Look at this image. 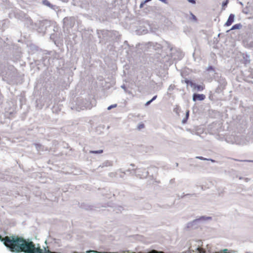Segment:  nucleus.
Segmentation results:
<instances>
[{
    "label": "nucleus",
    "mask_w": 253,
    "mask_h": 253,
    "mask_svg": "<svg viewBox=\"0 0 253 253\" xmlns=\"http://www.w3.org/2000/svg\"><path fill=\"white\" fill-rule=\"evenodd\" d=\"M90 252H95L94 251H87L86 253H89Z\"/></svg>",
    "instance_id": "nucleus-17"
},
{
    "label": "nucleus",
    "mask_w": 253,
    "mask_h": 253,
    "mask_svg": "<svg viewBox=\"0 0 253 253\" xmlns=\"http://www.w3.org/2000/svg\"><path fill=\"white\" fill-rule=\"evenodd\" d=\"M183 123H185V121L183 120Z\"/></svg>",
    "instance_id": "nucleus-21"
},
{
    "label": "nucleus",
    "mask_w": 253,
    "mask_h": 253,
    "mask_svg": "<svg viewBox=\"0 0 253 253\" xmlns=\"http://www.w3.org/2000/svg\"><path fill=\"white\" fill-rule=\"evenodd\" d=\"M189 116V112H187L186 113V119L188 118Z\"/></svg>",
    "instance_id": "nucleus-16"
},
{
    "label": "nucleus",
    "mask_w": 253,
    "mask_h": 253,
    "mask_svg": "<svg viewBox=\"0 0 253 253\" xmlns=\"http://www.w3.org/2000/svg\"><path fill=\"white\" fill-rule=\"evenodd\" d=\"M241 27V25L240 24H237L232 26V27L231 29V30H235V29H239Z\"/></svg>",
    "instance_id": "nucleus-4"
},
{
    "label": "nucleus",
    "mask_w": 253,
    "mask_h": 253,
    "mask_svg": "<svg viewBox=\"0 0 253 253\" xmlns=\"http://www.w3.org/2000/svg\"><path fill=\"white\" fill-rule=\"evenodd\" d=\"M205 98L206 96L204 94H194L193 96V99L194 101H196L197 100H203Z\"/></svg>",
    "instance_id": "nucleus-1"
},
{
    "label": "nucleus",
    "mask_w": 253,
    "mask_h": 253,
    "mask_svg": "<svg viewBox=\"0 0 253 253\" xmlns=\"http://www.w3.org/2000/svg\"><path fill=\"white\" fill-rule=\"evenodd\" d=\"M144 127H145L144 124L143 123H141V124H139L138 126H137V129L138 130H140L142 128H144Z\"/></svg>",
    "instance_id": "nucleus-6"
},
{
    "label": "nucleus",
    "mask_w": 253,
    "mask_h": 253,
    "mask_svg": "<svg viewBox=\"0 0 253 253\" xmlns=\"http://www.w3.org/2000/svg\"><path fill=\"white\" fill-rule=\"evenodd\" d=\"M103 151L102 150H99L98 151H90V153L92 154H101L102 153Z\"/></svg>",
    "instance_id": "nucleus-5"
},
{
    "label": "nucleus",
    "mask_w": 253,
    "mask_h": 253,
    "mask_svg": "<svg viewBox=\"0 0 253 253\" xmlns=\"http://www.w3.org/2000/svg\"><path fill=\"white\" fill-rule=\"evenodd\" d=\"M147 2H145V1H142L140 4V8H142V7H143L144 4L146 3Z\"/></svg>",
    "instance_id": "nucleus-11"
},
{
    "label": "nucleus",
    "mask_w": 253,
    "mask_h": 253,
    "mask_svg": "<svg viewBox=\"0 0 253 253\" xmlns=\"http://www.w3.org/2000/svg\"><path fill=\"white\" fill-rule=\"evenodd\" d=\"M212 69V67H211L210 68V69Z\"/></svg>",
    "instance_id": "nucleus-20"
},
{
    "label": "nucleus",
    "mask_w": 253,
    "mask_h": 253,
    "mask_svg": "<svg viewBox=\"0 0 253 253\" xmlns=\"http://www.w3.org/2000/svg\"><path fill=\"white\" fill-rule=\"evenodd\" d=\"M117 107V104H113V105H110V106H109L108 107V110H111L112 108H115Z\"/></svg>",
    "instance_id": "nucleus-10"
},
{
    "label": "nucleus",
    "mask_w": 253,
    "mask_h": 253,
    "mask_svg": "<svg viewBox=\"0 0 253 253\" xmlns=\"http://www.w3.org/2000/svg\"><path fill=\"white\" fill-rule=\"evenodd\" d=\"M194 88L198 90H203L205 88V86L204 85H195Z\"/></svg>",
    "instance_id": "nucleus-3"
},
{
    "label": "nucleus",
    "mask_w": 253,
    "mask_h": 253,
    "mask_svg": "<svg viewBox=\"0 0 253 253\" xmlns=\"http://www.w3.org/2000/svg\"><path fill=\"white\" fill-rule=\"evenodd\" d=\"M212 69V67H211L210 68V69Z\"/></svg>",
    "instance_id": "nucleus-19"
},
{
    "label": "nucleus",
    "mask_w": 253,
    "mask_h": 253,
    "mask_svg": "<svg viewBox=\"0 0 253 253\" xmlns=\"http://www.w3.org/2000/svg\"><path fill=\"white\" fill-rule=\"evenodd\" d=\"M188 1L191 3H193V4H195L196 3V1L195 0H188Z\"/></svg>",
    "instance_id": "nucleus-14"
},
{
    "label": "nucleus",
    "mask_w": 253,
    "mask_h": 253,
    "mask_svg": "<svg viewBox=\"0 0 253 253\" xmlns=\"http://www.w3.org/2000/svg\"><path fill=\"white\" fill-rule=\"evenodd\" d=\"M228 3V0H226L225 1H224L222 3V7H223L222 9L223 10L225 9V6H226L227 5Z\"/></svg>",
    "instance_id": "nucleus-8"
},
{
    "label": "nucleus",
    "mask_w": 253,
    "mask_h": 253,
    "mask_svg": "<svg viewBox=\"0 0 253 253\" xmlns=\"http://www.w3.org/2000/svg\"><path fill=\"white\" fill-rule=\"evenodd\" d=\"M149 253H158V251H155V250H153V251H151L150 252H149Z\"/></svg>",
    "instance_id": "nucleus-15"
},
{
    "label": "nucleus",
    "mask_w": 253,
    "mask_h": 253,
    "mask_svg": "<svg viewBox=\"0 0 253 253\" xmlns=\"http://www.w3.org/2000/svg\"><path fill=\"white\" fill-rule=\"evenodd\" d=\"M234 15L233 14H230L228 17L227 21L225 23L224 25L225 26H230L234 22Z\"/></svg>",
    "instance_id": "nucleus-2"
},
{
    "label": "nucleus",
    "mask_w": 253,
    "mask_h": 253,
    "mask_svg": "<svg viewBox=\"0 0 253 253\" xmlns=\"http://www.w3.org/2000/svg\"><path fill=\"white\" fill-rule=\"evenodd\" d=\"M191 15H192V19L194 20V21H196L197 20V18L196 17L193 15V14H191Z\"/></svg>",
    "instance_id": "nucleus-13"
},
{
    "label": "nucleus",
    "mask_w": 253,
    "mask_h": 253,
    "mask_svg": "<svg viewBox=\"0 0 253 253\" xmlns=\"http://www.w3.org/2000/svg\"><path fill=\"white\" fill-rule=\"evenodd\" d=\"M145 2H149V1H151V0H145Z\"/></svg>",
    "instance_id": "nucleus-18"
},
{
    "label": "nucleus",
    "mask_w": 253,
    "mask_h": 253,
    "mask_svg": "<svg viewBox=\"0 0 253 253\" xmlns=\"http://www.w3.org/2000/svg\"><path fill=\"white\" fill-rule=\"evenodd\" d=\"M43 3L44 4L47 5V6H50V2L47 0H44L43 1Z\"/></svg>",
    "instance_id": "nucleus-9"
},
{
    "label": "nucleus",
    "mask_w": 253,
    "mask_h": 253,
    "mask_svg": "<svg viewBox=\"0 0 253 253\" xmlns=\"http://www.w3.org/2000/svg\"><path fill=\"white\" fill-rule=\"evenodd\" d=\"M197 159H200V160H207V159L203 157H200V156H199V157H196Z\"/></svg>",
    "instance_id": "nucleus-12"
},
{
    "label": "nucleus",
    "mask_w": 253,
    "mask_h": 253,
    "mask_svg": "<svg viewBox=\"0 0 253 253\" xmlns=\"http://www.w3.org/2000/svg\"><path fill=\"white\" fill-rule=\"evenodd\" d=\"M157 98V95H155V96H154L153 97V98L149 100V101H148L146 103V105H149L153 100H155L156 98Z\"/></svg>",
    "instance_id": "nucleus-7"
}]
</instances>
